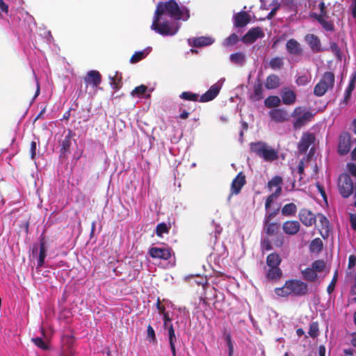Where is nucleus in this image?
<instances>
[{
    "instance_id": "nucleus-56",
    "label": "nucleus",
    "mask_w": 356,
    "mask_h": 356,
    "mask_svg": "<svg viewBox=\"0 0 356 356\" xmlns=\"http://www.w3.org/2000/svg\"><path fill=\"white\" fill-rule=\"evenodd\" d=\"M60 356H74V352L71 348V346H69L63 350Z\"/></svg>"
},
{
    "instance_id": "nucleus-8",
    "label": "nucleus",
    "mask_w": 356,
    "mask_h": 356,
    "mask_svg": "<svg viewBox=\"0 0 356 356\" xmlns=\"http://www.w3.org/2000/svg\"><path fill=\"white\" fill-rule=\"evenodd\" d=\"M286 288H289L290 295L302 296L307 291V284L302 281L292 280L286 282Z\"/></svg>"
},
{
    "instance_id": "nucleus-21",
    "label": "nucleus",
    "mask_w": 356,
    "mask_h": 356,
    "mask_svg": "<svg viewBox=\"0 0 356 356\" xmlns=\"http://www.w3.org/2000/svg\"><path fill=\"white\" fill-rule=\"evenodd\" d=\"M305 39L314 52L321 51V42L317 36L314 34H308Z\"/></svg>"
},
{
    "instance_id": "nucleus-33",
    "label": "nucleus",
    "mask_w": 356,
    "mask_h": 356,
    "mask_svg": "<svg viewBox=\"0 0 356 356\" xmlns=\"http://www.w3.org/2000/svg\"><path fill=\"white\" fill-rule=\"evenodd\" d=\"M308 163H309V159L307 157V158L305 157L302 160L300 161L298 168H297V170H294V169L292 170L293 173H295L296 172L297 173L299 174L300 181L303 179L304 170H305V167L307 166Z\"/></svg>"
},
{
    "instance_id": "nucleus-23",
    "label": "nucleus",
    "mask_w": 356,
    "mask_h": 356,
    "mask_svg": "<svg viewBox=\"0 0 356 356\" xmlns=\"http://www.w3.org/2000/svg\"><path fill=\"white\" fill-rule=\"evenodd\" d=\"M280 85V79L276 74H270L267 76L265 81V87L268 90L277 88Z\"/></svg>"
},
{
    "instance_id": "nucleus-18",
    "label": "nucleus",
    "mask_w": 356,
    "mask_h": 356,
    "mask_svg": "<svg viewBox=\"0 0 356 356\" xmlns=\"http://www.w3.org/2000/svg\"><path fill=\"white\" fill-rule=\"evenodd\" d=\"M250 22V16L245 11H241L234 15V25L235 27H244Z\"/></svg>"
},
{
    "instance_id": "nucleus-44",
    "label": "nucleus",
    "mask_w": 356,
    "mask_h": 356,
    "mask_svg": "<svg viewBox=\"0 0 356 356\" xmlns=\"http://www.w3.org/2000/svg\"><path fill=\"white\" fill-rule=\"evenodd\" d=\"M308 334L312 338H315L318 335V323L312 322V323H310Z\"/></svg>"
},
{
    "instance_id": "nucleus-25",
    "label": "nucleus",
    "mask_w": 356,
    "mask_h": 356,
    "mask_svg": "<svg viewBox=\"0 0 356 356\" xmlns=\"http://www.w3.org/2000/svg\"><path fill=\"white\" fill-rule=\"evenodd\" d=\"M282 99L283 104L286 105H291L295 103L296 99V95L292 90H285L282 94Z\"/></svg>"
},
{
    "instance_id": "nucleus-37",
    "label": "nucleus",
    "mask_w": 356,
    "mask_h": 356,
    "mask_svg": "<svg viewBox=\"0 0 356 356\" xmlns=\"http://www.w3.org/2000/svg\"><path fill=\"white\" fill-rule=\"evenodd\" d=\"M170 229V225H167L165 222H161L157 225L155 232L159 237H163L164 234H168Z\"/></svg>"
},
{
    "instance_id": "nucleus-55",
    "label": "nucleus",
    "mask_w": 356,
    "mask_h": 356,
    "mask_svg": "<svg viewBox=\"0 0 356 356\" xmlns=\"http://www.w3.org/2000/svg\"><path fill=\"white\" fill-rule=\"evenodd\" d=\"M165 332H166L168 337H172L175 335V329L173 327V325L165 324V327H163Z\"/></svg>"
},
{
    "instance_id": "nucleus-36",
    "label": "nucleus",
    "mask_w": 356,
    "mask_h": 356,
    "mask_svg": "<svg viewBox=\"0 0 356 356\" xmlns=\"http://www.w3.org/2000/svg\"><path fill=\"white\" fill-rule=\"evenodd\" d=\"M309 249L312 252L318 253L323 249V241L321 238H316L312 241L309 245Z\"/></svg>"
},
{
    "instance_id": "nucleus-6",
    "label": "nucleus",
    "mask_w": 356,
    "mask_h": 356,
    "mask_svg": "<svg viewBox=\"0 0 356 356\" xmlns=\"http://www.w3.org/2000/svg\"><path fill=\"white\" fill-rule=\"evenodd\" d=\"M338 188L340 194L344 198L350 197L354 191V184L352 179L347 174H341L338 179Z\"/></svg>"
},
{
    "instance_id": "nucleus-22",
    "label": "nucleus",
    "mask_w": 356,
    "mask_h": 356,
    "mask_svg": "<svg viewBox=\"0 0 356 356\" xmlns=\"http://www.w3.org/2000/svg\"><path fill=\"white\" fill-rule=\"evenodd\" d=\"M152 47H147L145 49L136 51L130 58V63L132 64L137 63L144 59L151 52Z\"/></svg>"
},
{
    "instance_id": "nucleus-57",
    "label": "nucleus",
    "mask_w": 356,
    "mask_h": 356,
    "mask_svg": "<svg viewBox=\"0 0 356 356\" xmlns=\"http://www.w3.org/2000/svg\"><path fill=\"white\" fill-rule=\"evenodd\" d=\"M316 188L318 189V191L319 192V193L321 194L322 198L323 199V200L327 202V195H326V193H325V191L324 190V188L323 187V186H321L318 182L316 183Z\"/></svg>"
},
{
    "instance_id": "nucleus-20",
    "label": "nucleus",
    "mask_w": 356,
    "mask_h": 356,
    "mask_svg": "<svg viewBox=\"0 0 356 356\" xmlns=\"http://www.w3.org/2000/svg\"><path fill=\"white\" fill-rule=\"evenodd\" d=\"M101 75L96 70H91L88 72L85 77V81L88 84H92L93 87H97L101 83Z\"/></svg>"
},
{
    "instance_id": "nucleus-43",
    "label": "nucleus",
    "mask_w": 356,
    "mask_h": 356,
    "mask_svg": "<svg viewBox=\"0 0 356 356\" xmlns=\"http://www.w3.org/2000/svg\"><path fill=\"white\" fill-rule=\"evenodd\" d=\"M281 3L279 0H273V2L269 5L271 7V10L268 13L267 18L271 19L276 13L277 10L280 8Z\"/></svg>"
},
{
    "instance_id": "nucleus-1",
    "label": "nucleus",
    "mask_w": 356,
    "mask_h": 356,
    "mask_svg": "<svg viewBox=\"0 0 356 356\" xmlns=\"http://www.w3.org/2000/svg\"><path fill=\"white\" fill-rule=\"evenodd\" d=\"M189 17V10L184 6H179L175 0L159 2L150 28L163 37L173 36L180 29L179 20L186 21Z\"/></svg>"
},
{
    "instance_id": "nucleus-19",
    "label": "nucleus",
    "mask_w": 356,
    "mask_h": 356,
    "mask_svg": "<svg viewBox=\"0 0 356 356\" xmlns=\"http://www.w3.org/2000/svg\"><path fill=\"white\" fill-rule=\"evenodd\" d=\"M245 184V177L242 172L238 175L232 181L231 191L232 194H238L240 193L242 187Z\"/></svg>"
},
{
    "instance_id": "nucleus-50",
    "label": "nucleus",
    "mask_w": 356,
    "mask_h": 356,
    "mask_svg": "<svg viewBox=\"0 0 356 356\" xmlns=\"http://www.w3.org/2000/svg\"><path fill=\"white\" fill-rule=\"evenodd\" d=\"M168 341H169L170 350H171V352H172V356H176L177 355V354H176V347H175V343L177 342V337H176V335L172 336V337H168Z\"/></svg>"
},
{
    "instance_id": "nucleus-28",
    "label": "nucleus",
    "mask_w": 356,
    "mask_h": 356,
    "mask_svg": "<svg viewBox=\"0 0 356 356\" xmlns=\"http://www.w3.org/2000/svg\"><path fill=\"white\" fill-rule=\"evenodd\" d=\"M282 183V179L279 176H275L273 177L268 183V187L269 190L272 191L273 188H275V192H277L279 189V194H281L282 187L281 184Z\"/></svg>"
},
{
    "instance_id": "nucleus-39",
    "label": "nucleus",
    "mask_w": 356,
    "mask_h": 356,
    "mask_svg": "<svg viewBox=\"0 0 356 356\" xmlns=\"http://www.w3.org/2000/svg\"><path fill=\"white\" fill-rule=\"evenodd\" d=\"M280 99L277 96H270L265 99V106L268 108L277 107L280 104Z\"/></svg>"
},
{
    "instance_id": "nucleus-2",
    "label": "nucleus",
    "mask_w": 356,
    "mask_h": 356,
    "mask_svg": "<svg viewBox=\"0 0 356 356\" xmlns=\"http://www.w3.org/2000/svg\"><path fill=\"white\" fill-rule=\"evenodd\" d=\"M250 147L252 152L266 161H273L277 159V151L264 142L251 143Z\"/></svg>"
},
{
    "instance_id": "nucleus-64",
    "label": "nucleus",
    "mask_w": 356,
    "mask_h": 356,
    "mask_svg": "<svg viewBox=\"0 0 356 356\" xmlns=\"http://www.w3.org/2000/svg\"><path fill=\"white\" fill-rule=\"evenodd\" d=\"M350 221L353 229H356V214H350Z\"/></svg>"
},
{
    "instance_id": "nucleus-13",
    "label": "nucleus",
    "mask_w": 356,
    "mask_h": 356,
    "mask_svg": "<svg viewBox=\"0 0 356 356\" xmlns=\"http://www.w3.org/2000/svg\"><path fill=\"white\" fill-rule=\"evenodd\" d=\"M315 137L311 133H304L300 140L298 143V150L301 153H305L307 151L309 146L314 142Z\"/></svg>"
},
{
    "instance_id": "nucleus-11",
    "label": "nucleus",
    "mask_w": 356,
    "mask_h": 356,
    "mask_svg": "<svg viewBox=\"0 0 356 356\" xmlns=\"http://www.w3.org/2000/svg\"><path fill=\"white\" fill-rule=\"evenodd\" d=\"M350 149V136L343 132L340 134L339 138L338 152L340 155H345L349 152Z\"/></svg>"
},
{
    "instance_id": "nucleus-58",
    "label": "nucleus",
    "mask_w": 356,
    "mask_h": 356,
    "mask_svg": "<svg viewBox=\"0 0 356 356\" xmlns=\"http://www.w3.org/2000/svg\"><path fill=\"white\" fill-rule=\"evenodd\" d=\"M156 305V309H158V311L161 316H163L164 314L168 313V312L166 311L165 307L163 305H161L159 299H158Z\"/></svg>"
},
{
    "instance_id": "nucleus-54",
    "label": "nucleus",
    "mask_w": 356,
    "mask_h": 356,
    "mask_svg": "<svg viewBox=\"0 0 356 356\" xmlns=\"http://www.w3.org/2000/svg\"><path fill=\"white\" fill-rule=\"evenodd\" d=\"M317 217L318 218L319 222L321 224L322 228L327 230L329 227V221L327 219V218L322 214H318Z\"/></svg>"
},
{
    "instance_id": "nucleus-4",
    "label": "nucleus",
    "mask_w": 356,
    "mask_h": 356,
    "mask_svg": "<svg viewBox=\"0 0 356 356\" xmlns=\"http://www.w3.org/2000/svg\"><path fill=\"white\" fill-rule=\"evenodd\" d=\"M334 74L331 72H325L320 81L315 86L314 94L317 97L324 95L330 88L334 86Z\"/></svg>"
},
{
    "instance_id": "nucleus-29",
    "label": "nucleus",
    "mask_w": 356,
    "mask_h": 356,
    "mask_svg": "<svg viewBox=\"0 0 356 356\" xmlns=\"http://www.w3.org/2000/svg\"><path fill=\"white\" fill-rule=\"evenodd\" d=\"M281 211L284 216H293L296 213L297 207L293 203L286 204L282 208Z\"/></svg>"
},
{
    "instance_id": "nucleus-47",
    "label": "nucleus",
    "mask_w": 356,
    "mask_h": 356,
    "mask_svg": "<svg viewBox=\"0 0 356 356\" xmlns=\"http://www.w3.org/2000/svg\"><path fill=\"white\" fill-rule=\"evenodd\" d=\"M325 262L322 260H316L315 261L313 262L312 264V268L316 271V272H322L323 271L324 268H325Z\"/></svg>"
},
{
    "instance_id": "nucleus-9",
    "label": "nucleus",
    "mask_w": 356,
    "mask_h": 356,
    "mask_svg": "<svg viewBox=\"0 0 356 356\" xmlns=\"http://www.w3.org/2000/svg\"><path fill=\"white\" fill-rule=\"evenodd\" d=\"M318 8L320 10V13L318 14H314L315 18L319 22L323 29L327 31H332L334 29V26L332 22H328L326 19L327 15L325 3L323 1L319 2L318 4Z\"/></svg>"
},
{
    "instance_id": "nucleus-49",
    "label": "nucleus",
    "mask_w": 356,
    "mask_h": 356,
    "mask_svg": "<svg viewBox=\"0 0 356 356\" xmlns=\"http://www.w3.org/2000/svg\"><path fill=\"white\" fill-rule=\"evenodd\" d=\"M147 338L150 342H155L156 341L154 330L150 325L147 328Z\"/></svg>"
},
{
    "instance_id": "nucleus-41",
    "label": "nucleus",
    "mask_w": 356,
    "mask_h": 356,
    "mask_svg": "<svg viewBox=\"0 0 356 356\" xmlns=\"http://www.w3.org/2000/svg\"><path fill=\"white\" fill-rule=\"evenodd\" d=\"M179 97L184 100L197 102L198 101L199 95L196 93H193L190 91H186L181 93Z\"/></svg>"
},
{
    "instance_id": "nucleus-17",
    "label": "nucleus",
    "mask_w": 356,
    "mask_h": 356,
    "mask_svg": "<svg viewBox=\"0 0 356 356\" xmlns=\"http://www.w3.org/2000/svg\"><path fill=\"white\" fill-rule=\"evenodd\" d=\"M286 49L293 56H300L302 51L300 44L295 39H290L286 42Z\"/></svg>"
},
{
    "instance_id": "nucleus-46",
    "label": "nucleus",
    "mask_w": 356,
    "mask_h": 356,
    "mask_svg": "<svg viewBox=\"0 0 356 356\" xmlns=\"http://www.w3.org/2000/svg\"><path fill=\"white\" fill-rule=\"evenodd\" d=\"M147 91V87L144 85L136 87L132 92L133 96L142 97Z\"/></svg>"
},
{
    "instance_id": "nucleus-42",
    "label": "nucleus",
    "mask_w": 356,
    "mask_h": 356,
    "mask_svg": "<svg viewBox=\"0 0 356 356\" xmlns=\"http://www.w3.org/2000/svg\"><path fill=\"white\" fill-rule=\"evenodd\" d=\"M238 41V35L236 33H232L224 40L222 44L225 47H231L236 44Z\"/></svg>"
},
{
    "instance_id": "nucleus-51",
    "label": "nucleus",
    "mask_w": 356,
    "mask_h": 356,
    "mask_svg": "<svg viewBox=\"0 0 356 356\" xmlns=\"http://www.w3.org/2000/svg\"><path fill=\"white\" fill-rule=\"evenodd\" d=\"M275 293L282 297L287 296L290 295L289 288H286V284L284 285V286L280 288H276L275 289Z\"/></svg>"
},
{
    "instance_id": "nucleus-34",
    "label": "nucleus",
    "mask_w": 356,
    "mask_h": 356,
    "mask_svg": "<svg viewBox=\"0 0 356 356\" xmlns=\"http://www.w3.org/2000/svg\"><path fill=\"white\" fill-rule=\"evenodd\" d=\"M282 275L280 267L269 268L266 273V277L269 280L279 279Z\"/></svg>"
},
{
    "instance_id": "nucleus-63",
    "label": "nucleus",
    "mask_w": 356,
    "mask_h": 356,
    "mask_svg": "<svg viewBox=\"0 0 356 356\" xmlns=\"http://www.w3.org/2000/svg\"><path fill=\"white\" fill-rule=\"evenodd\" d=\"M356 264V257L350 255L348 258V268H353Z\"/></svg>"
},
{
    "instance_id": "nucleus-32",
    "label": "nucleus",
    "mask_w": 356,
    "mask_h": 356,
    "mask_svg": "<svg viewBox=\"0 0 356 356\" xmlns=\"http://www.w3.org/2000/svg\"><path fill=\"white\" fill-rule=\"evenodd\" d=\"M356 83V71H355L350 76L348 86L345 92V99H348L350 97L351 93L355 88Z\"/></svg>"
},
{
    "instance_id": "nucleus-52",
    "label": "nucleus",
    "mask_w": 356,
    "mask_h": 356,
    "mask_svg": "<svg viewBox=\"0 0 356 356\" xmlns=\"http://www.w3.org/2000/svg\"><path fill=\"white\" fill-rule=\"evenodd\" d=\"M310 77L308 76L307 75L299 76L296 79V83L298 86H305L310 81Z\"/></svg>"
},
{
    "instance_id": "nucleus-27",
    "label": "nucleus",
    "mask_w": 356,
    "mask_h": 356,
    "mask_svg": "<svg viewBox=\"0 0 356 356\" xmlns=\"http://www.w3.org/2000/svg\"><path fill=\"white\" fill-rule=\"evenodd\" d=\"M281 261V257L276 253H271L266 258V264L268 268L279 267Z\"/></svg>"
},
{
    "instance_id": "nucleus-62",
    "label": "nucleus",
    "mask_w": 356,
    "mask_h": 356,
    "mask_svg": "<svg viewBox=\"0 0 356 356\" xmlns=\"http://www.w3.org/2000/svg\"><path fill=\"white\" fill-rule=\"evenodd\" d=\"M347 168L351 175L356 176V163H348Z\"/></svg>"
},
{
    "instance_id": "nucleus-26",
    "label": "nucleus",
    "mask_w": 356,
    "mask_h": 356,
    "mask_svg": "<svg viewBox=\"0 0 356 356\" xmlns=\"http://www.w3.org/2000/svg\"><path fill=\"white\" fill-rule=\"evenodd\" d=\"M47 250L43 241L40 243L39 254L37 258V268H42L44 264V259L47 256Z\"/></svg>"
},
{
    "instance_id": "nucleus-16",
    "label": "nucleus",
    "mask_w": 356,
    "mask_h": 356,
    "mask_svg": "<svg viewBox=\"0 0 356 356\" xmlns=\"http://www.w3.org/2000/svg\"><path fill=\"white\" fill-rule=\"evenodd\" d=\"M300 228V225L297 220H289L284 222L282 225L283 231L288 235L296 234Z\"/></svg>"
},
{
    "instance_id": "nucleus-45",
    "label": "nucleus",
    "mask_w": 356,
    "mask_h": 356,
    "mask_svg": "<svg viewBox=\"0 0 356 356\" xmlns=\"http://www.w3.org/2000/svg\"><path fill=\"white\" fill-rule=\"evenodd\" d=\"M280 195V194H279V190H278L277 192H274L271 195L268 196V197L266 200V202H265V209L266 211L268 210L271 204L273 202L274 200L276 199Z\"/></svg>"
},
{
    "instance_id": "nucleus-53",
    "label": "nucleus",
    "mask_w": 356,
    "mask_h": 356,
    "mask_svg": "<svg viewBox=\"0 0 356 356\" xmlns=\"http://www.w3.org/2000/svg\"><path fill=\"white\" fill-rule=\"evenodd\" d=\"M348 13L353 19H356V0H352L348 7Z\"/></svg>"
},
{
    "instance_id": "nucleus-40",
    "label": "nucleus",
    "mask_w": 356,
    "mask_h": 356,
    "mask_svg": "<svg viewBox=\"0 0 356 356\" xmlns=\"http://www.w3.org/2000/svg\"><path fill=\"white\" fill-rule=\"evenodd\" d=\"M305 279L308 281H315L317 277L316 272L312 268H307L302 271Z\"/></svg>"
},
{
    "instance_id": "nucleus-12",
    "label": "nucleus",
    "mask_w": 356,
    "mask_h": 356,
    "mask_svg": "<svg viewBox=\"0 0 356 356\" xmlns=\"http://www.w3.org/2000/svg\"><path fill=\"white\" fill-rule=\"evenodd\" d=\"M299 220L306 227H312L316 223L315 215L307 209H302L299 211Z\"/></svg>"
},
{
    "instance_id": "nucleus-60",
    "label": "nucleus",
    "mask_w": 356,
    "mask_h": 356,
    "mask_svg": "<svg viewBox=\"0 0 356 356\" xmlns=\"http://www.w3.org/2000/svg\"><path fill=\"white\" fill-rule=\"evenodd\" d=\"M36 142L32 141L31 143V147H30V153H31V158L32 159H35V154H36Z\"/></svg>"
},
{
    "instance_id": "nucleus-24",
    "label": "nucleus",
    "mask_w": 356,
    "mask_h": 356,
    "mask_svg": "<svg viewBox=\"0 0 356 356\" xmlns=\"http://www.w3.org/2000/svg\"><path fill=\"white\" fill-rule=\"evenodd\" d=\"M229 60L234 65L243 66L246 62L245 54L241 51L232 54L229 56Z\"/></svg>"
},
{
    "instance_id": "nucleus-14",
    "label": "nucleus",
    "mask_w": 356,
    "mask_h": 356,
    "mask_svg": "<svg viewBox=\"0 0 356 356\" xmlns=\"http://www.w3.org/2000/svg\"><path fill=\"white\" fill-rule=\"evenodd\" d=\"M270 118L276 122H283L289 120V115L282 108H273L269 111Z\"/></svg>"
},
{
    "instance_id": "nucleus-3",
    "label": "nucleus",
    "mask_w": 356,
    "mask_h": 356,
    "mask_svg": "<svg viewBox=\"0 0 356 356\" xmlns=\"http://www.w3.org/2000/svg\"><path fill=\"white\" fill-rule=\"evenodd\" d=\"M291 117L294 119L293 122L294 129H299L312 120L314 113L306 108L298 106L293 110Z\"/></svg>"
},
{
    "instance_id": "nucleus-31",
    "label": "nucleus",
    "mask_w": 356,
    "mask_h": 356,
    "mask_svg": "<svg viewBox=\"0 0 356 356\" xmlns=\"http://www.w3.org/2000/svg\"><path fill=\"white\" fill-rule=\"evenodd\" d=\"M264 225V230L268 235H275L280 229V225L277 222H270Z\"/></svg>"
},
{
    "instance_id": "nucleus-30",
    "label": "nucleus",
    "mask_w": 356,
    "mask_h": 356,
    "mask_svg": "<svg viewBox=\"0 0 356 356\" xmlns=\"http://www.w3.org/2000/svg\"><path fill=\"white\" fill-rule=\"evenodd\" d=\"M263 87L261 83H257L254 85L253 92L250 95V97L254 101H259L264 97L263 95Z\"/></svg>"
},
{
    "instance_id": "nucleus-15",
    "label": "nucleus",
    "mask_w": 356,
    "mask_h": 356,
    "mask_svg": "<svg viewBox=\"0 0 356 356\" xmlns=\"http://www.w3.org/2000/svg\"><path fill=\"white\" fill-rule=\"evenodd\" d=\"M188 42L191 46L200 47L212 44L214 42V39L211 37L202 36L189 38Z\"/></svg>"
},
{
    "instance_id": "nucleus-38",
    "label": "nucleus",
    "mask_w": 356,
    "mask_h": 356,
    "mask_svg": "<svg viewBox=\"0 0 356 356\" xmlns=\"http://www.w3.org/2000/svg\"><path fill=\"white\" fill-rule=\"evenodd\" d=\"M283 65L284 60L283 58L280 57H274L269 61V67L273 70H280Z\"/></svg>"
},
{
    "instance_id": "nucleus-61",
    "label": "nucleus",
    "mask_w": 356,
    "mask_h": 356,
    "mask_svg": "<svg viewBox=\"0 0 356 356\" xmlns=\"http://www.w3.org/2000/svg\"><path fill=\"white\" fill-rule=\"evenodd\" d=\"M261 249L263 250H266V251L270 250L272 249L270 243V241L268 240H264V241H262V242H261Z\"/></svg>"
},
{
    "instance_id": "nucleus-59",
    "label": "nucleus",
    "mask_w": 356,
    "mask_h": 356,
    "mask_svg": "<svg viewBox=\"0 0 356 356\" xmlns=\"http://www.w3.org/2000/svg\"><path fill=\"white\" fill-rule=\"evenodd\" d=\"M162 318L163 321V327H165V324L172 325V316L169 312L168 314H164V315L162 316Z\"/></svg>"
},
{
    "instance_id": "nucleus-35",
    "label": "nucleus",
    "mask_w": 356,
    "mask_h": 356,
    "mask_svg": "<svg viewBox=\"0 0 356 356\" xmlns=\"http://www.w3.org/2000/svg\"><path fill=\"white\" fill-rule=\"evenodd\" d=\"M73 132L72 130H69L67 134L63 139L61 143L60 151L62 152H65L69 150L70 147L71 145V138L73 136Z\"/></svg>"
},
{
    "instance_id": "nucleus-48",
    "label": "nucleus",
    "mask_w": 356,
    "mask_h": 356,
    "mask_svg": "<svg viewBox=\"0 0 356 356\" xmlns=\"http://www.w3.org/2000/svg\"><path fill=\"white\" fill-rule=\"evenodd\" d=\"M31 340L33 342V343L38 348L42 350H47L48 348V346L46 344V343L43 341L42 338L35 337L32 338Z\"/></svg>"
},
{
    "instance_id": "nucleus-5",
    "label": "nucleus",
    "mask_w": 356,
    "mask_h": 356,
    "mask_svg": "<svg viewBox=\"0 0 356 356\" xmlns=\"http://www.w3.org/2000/svg\"><path fill=\"white\" fill-rule=\"evenodd\" d=\"M149 254L152 258L168 261L167 267L175 265V259L172 257V250L169 248L153 247L149 250Z\"/></svg>"
},
{
    "instance_id": "nucleus-7",
    "label": "nucleus",
    "mask_w": 356,
    "mask_h": 356,
    "mask_svg": "<svg viewBox=\"0 0 356 356\" xmlns=\"http://www.w3.org/2000/svg\"><path fill=\"white\" fill-rule=\"evenodd\" d=\"M225 81V78H221L217 83L212 85L205 93L200 96L199 101L200 102H207L215 99L220 92Z\"/></svg>"
},
{
    "instance_id": "nucleus-10",
    "label": "nucleus",
    "mask_w": 356,
    "mask_h": 356,
    "mask_svg": "<svg viewBox=\"0 0 356 356\" xmlns=\"http://www.w3.org/2000/svg\"><path fill=\"white\" fill-rule=\"evenodd\" d=\"M264 33L259 27H255L250 29L247 33L243 35L241 40L245 44H252L259 38H262Z\"/></svg>"
}]
</instances>
